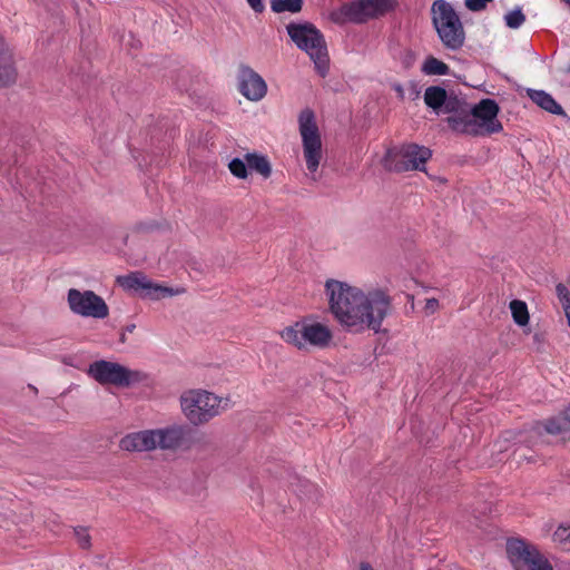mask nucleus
<instances>
[{
    "label": "nucleus",
    "mask_w": 570,
    "mask_h": 570,
    "mask_svg": "<svg viewBox=\"0 0 570 570\" xmlns=\"http://www.w3.org/2000/svg\"><path fill=\"white\" fill-rule=\"evenodd\" d=\"M328 307L338 324L350 333L372 330L379 333L392 309V298L381 288L362 289L347 283L327 279Z\"/></svg>",
    "instance_id": "f257e3e1"
},
{
    "label": "nucleus",
    "mask_w": 570,
    "mask_h": 570,
    "mask_svg": "<svg viewBox=\"0 0 570 570\" xmlns=\"http://www.w3.org/2000/svg\"><path fill=\"white\" fill-rule=\"evenodd\" d=\"M180 410L194 426L204 425L228 406V399L203 389L184 391L179 397Z\"/></svg>",
    "instance_id": "f03ea898"
},
{
    "label": "nucleus",
    "mask_w": 570,
    "mask_h": 570,
    "mask_svg": "<svg viewBox=\"0 0 570 570\" xmlns=\"http://www.w3.org/2000/svg\"><path fill=\"white\" fill-rule=\"evenodd\" d=\"M287 33L301 50L305 51L314 62L320 76L328 72L330 57L323 33L312 23H289Z\"/></svg>",
    "instance_id": "7ed1b4c3"
},
{
    "label": "nucleus",
    "mask_w": 570,
    "mask_h": 570,
    "mask_svg": "<svg viewBox=\"0 0 570 570\" xmlns=\"http://www.w3.org/2000/svg\"><path fill=\"white\" fill-rule=\"evenodd\" d=\"M431 16L443 46L451 50L460 49L464 43L465 32L452 4L445 0H435L431 7Z\"/></svg>",
    "instance_id": "20e7f679"
},
{
    "label": "nucleus",
    "mask_w": 570,
    "mask_h": 570,
    "mask_svg": "<svg viewBox=\"0 0 570 570\" xmlns=\"http://www.w3.org/2000/svg\"><path fill=\"white\" fill-rule=\"evenodd\" d=\"M279 334L284 342L303 351L308 350L311 346L325 348L333 340V333L330 327L315 321L296 322L285 327Z\"/></svg>",
    "instance_id": "39448f33"
},
{
    "label": "nucleus",
    "mask_w": 570,
    "mask_h": 570,
    "mask_svg": "<svg viewBox=\"0 0 570 570\" xmlns=\"http://www.w3.org/2000/svg\"><path fill=\"white\" fill-rule=\"evenodd\" d=\"M87 373L101 385L117 387H129L148 381V374L142 371L131 370L119 363L105 360L91 363Z\"/></svg>",
    "instance_id": "423d86ee"
},
{
    "label": "nucleus",
    "mask_w": 570,
    "mask_h": 570,
    "mask_svg": "<svg viewBox=\"0 0 570 570\" xmlns=\"http://www.w3.org/2000/svg\"><path fill=\"white\" fill-rule=\"evenodd\" d=\"M392 8L391 0H355L344 3L330 13V19L337 24L361 23L384 14Z\"/></svg>",
    "instance_id": "0eeeda50"
},
{
    "label": "nucleus",
    "mask_w": 570,
    "mask_h": 570,
    "mask_svg": "<svg viewBox=\"0 0 570 570\" xmlns=\"http://www.w3.org/2000/svg\"><path fill=\"white\" fill-rule=\"evenodd\" d=\"M303 154L309 174H315L322 159V140L311 109H304L298 117Z\"/></svg>",
    "instance_id": "6e6552de"
},
{
    "label": "nucleus",
    "mask_w": 570,
    "mask_h": 570,
    "mask_svg": "<svg viewBox=\"0 0 570 570\" xmlns=\"http://www.w3.org/2000/svg\"><path fill=\"white\" fill-rule=\"evenodd\" d=\"M507 552L515 570H553L540 551L522 540H509Z\"/></svg>",
    "instance_id": "1a4fd4ad"
},
{
    "label": "nucleus",
    "mask_w": 570,
    "mask_h": 570,
    "mask_svg": "<svg viewBox=\"0 0 570 570\" xmlns=\"http://www.w3.org/2000/svg\"><path fill=\"white\" fill-rule=\"evenodd\" d=\"M70 311L82 317L97 320L106 318L109 315V307L104 298L92 291H79L70 288L67 296Z\"/></svg>",
    "instance_id": "9d476101"
},
{
    "label": "nucleus",
    "mask_w": 570,
    "mask_h": 570,
    "mask_svg": "<svg viewBox=\"0 0 570 570\" xmlns=\"http://www.w3.org/2000/svg\"><path fill=\"white\" fill-rule=\"evenodd\" d=\"M470 109L471 115H473L472 122L475 124L478 129L476 137L490 136L503 130V126L498 119L500 108L495 100L490 98L482 99L479 104L470 107Z\"/></svg>",
    "instance_id": "9b49d317"
},
{
    "label": "nucleus",
    "mask_w": 570,
    "mask_h": 570,
    "mask_svg": "<svg viewBox=\"0 0 570 570\" xmlns=\"http://www.w3.org/2000/svg\"><path fill=\"white\" fill-rule=\"evenodd\" d=\"M117 283L127 291H142L144 296L150 299H159L166 296H174L180 293L179 289H174L157 283H153L144 274L139 272L130 273L124 276H118Z\"/></svg>",
    "instance_id": "f8f14e48"
},
{
    "label": "nucleus",
    "mask_w": 570,
    "mask_h": 570,
    "mask_svg": "<svg viewBox=\"0 0 570 570\" xmlns=\"http://www.w3.org/2000/svg\"><path fill=\"white\" fill-rule=\"evenodd\" d=\"M429 148L416 144L403 145L394 154L393 169L396 171L424 170L425 163L431 158Z\"/></svg>",
    "instance_id": "ddd939ff"
},
{
    "label": "nucleus",
    "mask_w": 570,
    "mask_h": 570,
    "mask_svg": "<svg viewBox=\"0 0 570 570\" xmlns=\"http://www.w3.org/2000/svg\"><path fill=\"white\" fill-rule=\"evenodd\" d=\"M239 91L252 101L264 98L267 91L265 80L253 69L245 68L240 72Z\"/></svg>",
    "instance_id": "4468645a"
},
{
    "label": "nucleus",
    "mask_w": 570,
    "mask_h": 570,
    "mask_svg": "<svg viewBox=\"0 0 570 570\" xmlns=\"http://www.w3.org/2000/svg\"><path fill=\"white\" fill-rule=\"evenodd\" d=\"M155 430H146L126 435L120 448L126 451H151L156 449Z\"/></svg>",
    "instance_id": "2eb2a0df"
},
{
    "label": "nucleus",
    "mask_w": 570,
    "mask_h": 570,
    "mask_svg": "<svg viewBox=\"0 0 570 570\" xmlns=\"http://www.w3.org/2000/svg\"><path fill=\"white\" fill-rule=\"evenodd\" d=\"M17 70L14 67L13 56L0 36V86L6 87L16 81Z\"/></svg>",
    "instance_id": "dca6fc26"
},
{
    "label": "nucleus",
    "mask_w": 570,
    "mask_h": 570,
    "mask_svg": "<svg viewBox=\"0 0 570 570\" xmlns=\"http://www.w3.org/2000/svg\"><path fill=\"white\" fill-rule=\"evenodd\" d=\"M156 449L174 450L178 448L184 440V428L173 425L165 429L155 430Z\"/></svg>",
    "instance_id": "f3484780"
},
{
    "label": "nucleus",
    "mask_w": 570,
    "mask_h": 570,
    "mask_svg": "<svg viewBox=\"0 0 570 570\" xmlns=\"http://www.w3.org/2000/svg\"><path fill=\"white\" fill-rule=\"evenodd\" d=\"M472 116L470 106H468L456 116H449L446 122L454 132L476 137L478 129L472 122Z\"/></svg>",
    "instance_id": "a211bd4d"
},
{
    "label": "nucleus",
    "mask_w": 570,
    "mask_h": 570,
    "mask_svg": "<svg viewBox=\"0 0 570 570\" xmlns=\"http://www.w3.org/2000/svg\"><path fill=\"white\" fill-rule=\"evenodd\" d=\"M529 98L542 109L554 114H563L562 107L554 100V98L544 90L528 89Z\"/></svg>",
    "instance_id": "6ab92c4d"
},
{
    "label": "nucleus",
    "mask_w": 570,
    "mask_h": 570,
    "mask_svg": "<svg viewBox=\"0 0 570 570\" xmlns=\"http://www.w3.org/2000/svg\"><path fill=\"white\" fill-rule=\"evenodd\" d=\"M446 90L439 86H431L425 89L424 102L428 107L439 112L444 102H446Z\"/></svg>",
    "instance_id": "aec40b11"
},
{
    "label": "nucleus",
    "mask_w": 570,
    "mask_h": 570,
    "mask_svg": "<svg viewBox=\"0 0 570 570\" xmlns=\"http://www.w3.org/2000/svg\"><path fill=\"white\" fill-rule=\"evenodd\" d=\"M245 160L249 169L257 171L264 178H268L272 174V167L266 156L248 153L245 155Z\"/></svg>",
    "instance_id": "412c9836"
},
{
    "label": "nucleus",
    "mask_w": 570,
    "mask_h": 570,
    "mask_svg": "<svg viewBox=\"0 0 570 570\" xmlns=\"http://www.w3.org/2000/svg\"><path fill=\"white\" fill-rule=\"evenodd\" d=\"M289 487L292 491L295 492L297 495L305 497L308 499L316 498L318 493V490L315 484L297 475L292 478Z\"/></svg>",
    "instance_id": "4be33fe9"
},
{
    "label": "nucleus",
    "mask_w": 570,
    "mask_h": 570,
    "mask_svg": "<svg viewBox=\"0 0 570 570\" xmlns=\"http://www.w3.org/2000/svg\"><path fill=\"white\" fill-rule=\"evenodd\" d=\"M421 71L429 76H445L449 75L450 68L443 61L431 56L423 62Z\"/></svg>",
    "instance_id": "5701e85b"
},
{
    "label": "nucleus",
    "mask_w": 570,
    "mask_h": 570,
    "mask_svg": "<svg viewBox=\"0 0 570 570\" xmlns=\"http://www.w3.org/2000/svg\"><path fill=\"white\" fill-rule=\"evenodd\" d=\"M510 309L515 324L525 326L529 323V311L523 301L513 299L510 303Z\"/></svg>",
    "instance_id": "b1692460"
},
{
    "label": "nucleus",
    "mask_w": 570,
    "mask_h": 570,
    "mask_svg": "<svg viewBox=\"0 0 570 570\" xmlns=\"http://www.w3.org/2000/svg\"><path fill=\"white\" fill-rule=\"evenodd\" d=\"M303 0H271V9L276 12L296 13L302 10Z\"/></svg>",
    "instance_id": "393cba45"
},
{
    "label": "nucleus",
    "mask_w": 570,
    "mask_h": 570,
    "mask_svg": "<svg viewBox=\"0 0 570 570\" xmlns=\"http://www.w3.org/2000/svg\"><path fill=\"white\" fill-rule=\"evenodd\" d=\"M468 106L469 104L465 100L459 99L455 96H446V102H444L441 110L450 116H456Z\"/></svg>",
    "instance_id": "a878e982"
},
{
    "label": "nucleus",
    "mask_w": 570,
    "mask_h": 570,
    "mask_svg": "<svg viewBox=\"0 0 570 570\" xmlns=\"http://www.w3.org/2000/svg\"><path fill=\"white\" fill-rule=\"evenodd\" d=\"M553 541L561 549L570 551V525H559L553 532Z\"/></svg>",
    "instance_id": "bb28decb"
},
{
    "label": "nucleus",
    "mask_w": 570,
    "mask_h": 570,
    "mask_svg": "<svg viewBox=\"0 0 570 570\" xmlns=\"http://www.w3.org/2000/svg\"><path fill=\"white\" fill-rule=\"evenodd\" d=\"M544 430L550 434H560L570 430L569 423L562 417V415L549 419L544 424Z\"/></svg>",
    "instance_id": "cd10ccee"
},
{
    "label": "nucleus",
    "mask_w": 570,
    "mask_h": 570,
    "mask_svg": "<svg viewBox=\"0 0 570 570\" xmlns=\"http://www.w3.org/2000/svg\"><path fill=\"white\" fill-rule=\"evenodd\" d=\"M504 21H505V24L511 28V29H518L520 28L524 21H525V16L523 14L522 10L520 8H517L512 11H509L505 16H504Z\"/></svg>",
    "instance_id": "c85d7f7f"
},
{
    "label": "nucleus",
    "mask_w": 570,
    "mask_h": 570,
    "mask_svg": "<svg viewBox=\"0 0 570 570\" xmlns=\"http://www.w3.org/2000/svg\"><path fill=\"white\" fill-rule=\"evenodd\" d=\"M228 168H229L230 173L237 178L245 179L248 175V173H247L248 166H247V163L245 159L244 160L240 158L232 159L228 164Z\"/></svg>",
    "instance_id": "c756f323"
},
{
    "label": "nucleus",
    "mask_w": 570,
    "mask_h": 570,
    "mask_svg": "<svg viewBox=\"0 0 570 570\" xmlns=\"http://www.w3.org/2000/svg\"><path fill=\"white\" fill-rule=\"evenodd\" d=\"M556 292H557V296L562 305L564 315L570 314V291L568 289V287L564 284L559 283L556 286Z\"/></svg>",
    "instance_id": "7c9ffc66"
},
{
    "label": "nucleus",
    "mask_w": 570,
    "mask_h": 570,
    "mask_svg": "<svg viewBox=\"0 0 570 570\" xmlns=\"http://www.w3.org/2000/svg\"><path fill=\"white\" fill-rule=\"evenodd\" d=\"M75 535L77 538L78 544L82 549H88L90 547V535L88 533V530L82 527H78L73 529Z\"/></svg>",
    "instance_id": "2f4dec72"
},
{
    "label": "nucleus",
    "mask_w": 570,
    "mask_h": 570,
    "mask_svg": "<svg viewBox=\"0 0 570 570\" xmlns=\"http://www.w3.org/2000/svg\"><path fill=\"white\" fill-rule=\"evenodd\" d=\"M492 0H465V7L471 11L483 10Z\"/></svg>",
    "instance_id": "473e14b6"
},
{
    "label": "nucleus",
    "mask_w": 570,
    "mask_h": 570,
    "mask_svg": "<svg viewBox=\"0 0 570 570\" xmlns=\"http://www.w3.org/2000/svg\"><path fill=\"white\" fill-rule=\"evenodd\" d=\"M439 308V301L436 298H428L425 302L424 311L426 314H434Z\"/></svg>",
    "instance_id": "72a5a7b5"
},
{
    "label": "nucleus",
    "mask_w": 570,
    "mask_h": 570,
    "mask_svg": "<svg viewBox=\"0 0 570 570\" xmlns=\"http://www.w3.org/2000/svg\"><path fill=\"white\" fill-rule=\"evenodd\" d=\"M247 3L257 13L263 12L265 9L263 0H247Z\"/></svg>",
    "instance_id": "f704fd0d"
},
{
    "label": "nucleus",
    "mask_w": 570,
    "mask_h": 570,
    "mask_svg": "<svg viewBox=\"0 0 570 570\" xmlns=\"http://www.w3.org/2000/svg\"><path fill=\"white\" fill-rule=\"evenodd\" d=\"M561 415L566 420V422L569 423V426H570V404L563 410Z\"/></svg>",
    "instance_id": "c9c22d12"
},
{
    "label": "nucleus",
    "mask_w": 570,
    "mask_h": 570,
    "mask_svg": "<svg viewBox=\"0 0 570 570\" xmlns=\"http://www.w3.org/2000/svg\"><path fill=\"white\" fill-rule=\"evenodd\" d=\"M395 91L399 94L400 98H403V88L401 85L394 86Z\"/></svg>",
    "instance_id": "e433bc0d"
},
{
    "label": "nucleus",
    "mask_w": 570,
    "mask_h": 570,
    "mask_svg": "<svg viewBox=\"0 0 570 570\" xmlns=\"http://www.w3.org/2000/svg\"><path fill=\"white\" fill-rule=\"evenodd\" d=\"M360 570H374L373 567L368 563H361Z\"/></svg>",
    "instance_id": "4c0bfd02"
},
{
    "label": "nucleus",
    "mask_w": 570,
    "mask_h": 570,
    "mask_svg": "<svg viewBox=\"0 0 570 570\" xmlns=\"http://www.w3.org/2000/svg\"><path fill=\"white\" fill-rule=\"evenodd\" d=\"M566 318H567L568 325L570 327V314L566 315Z\"/></svg>",
    "instance_id": "58836bf2"
},
{
    "label": "nucleus",
    "mask_w": 570,
    "mask_h": 570,
    "mask_svg": "<svg viewBox=\"0 0 570 570\" xmlns=\"http://www.w3.org/2000/svg\"><path fill=\"white\" fill-rule=\"evenodd\" d=\"M567 72H570V63L567 66Z\"/></svg>",
    "instance_id": "ea45409f"
}]
</instances>
